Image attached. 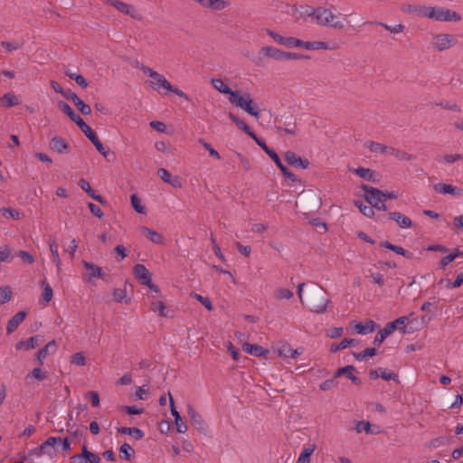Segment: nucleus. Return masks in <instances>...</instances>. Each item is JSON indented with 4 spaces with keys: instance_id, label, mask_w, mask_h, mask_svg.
Returning <instances> with one entry per match:
<instances>
[{
    "instance_id": "1",
    "label": "nucleus",
    "mask_w": 463,
    "mask_h": 463,
    "mask_svg": "<svg viewBox=\"0 0 463 463\" xmlns=\"http://www.w3.org/2000/svg\"><path fill=\"white\" fill-rule=\"evenodd\" d=\"M266 33L268 35L273 38L275 42L279 44L285 45L287 47H302L307 50H335L337 48L336 45H330L328 43L321 42V41H314V42H304L302 40L297 39L295 37H284L279 35V33L266 29Z\"/></svg>"
},
{
    "instance_id": "2",
    "label": "nucleus",
    "mask_w": 463,
    "mask_h": 463,
    "mask_svg": "<svg viewBox=\"0 0 463 463\" xmlns=\"http://www.w3.org/2000/svg\"><path fill=\"white\" fill-rule=\"evenodd\" d=\"M307 307L311 312L324 313L330 300L326 298V291L322 288H311L307 295Z\"/></svg>"
},
{
    "instance_id": "3",
    "label": "nucleus",
    "mask_w": 463,
    "mask_h": 463,
    "mask_svg": "<svg viewBox=\"0 0 463 463\" xmlns=\"http://www.w3.org/2000/svg\"><path fill=\"white\" fill-rule=\"evenodd\" d=\"M307 13L308 16H314L317 24L342 30L344 24L341 21H334L336 17L330 9L325 7L313 8Z\"/></svg>"
},
{
    "instance_id": "4",
    "label": "nucleus",
    "mask_w": 463,
    "mask_h": 463,
    "mask_svg": "<svg viewBox=\"0 0 463 463\" xmlns=\"http://www.w3.org/2000/svg\"><path fill=\"white\" fill-rule=\"evenodd\" d=\"M408 317H400L397 319L387 323L383 329L380 330L374 337L373 345H380L386 337L393 333L394 330L398 329L402 334H405L406 326L405 322L408 321Z\"/></svg>"
},
{
    "instance_id": "5",
    "label": "nucleus",
    "mask_w": 463,
    "mask_h": 463,
    "mask_svg": "<svg viewBox=\"0 0 463 463\" xmlns=\"http://www.w3.org/2000/svg\"><path fill=\"white\" fill-rule=\"evenodd\" d=\"M80 130L84 133V135L90 139V141L94 145L97 150L109 161L115 160V154L113 152H109L105 149L102 143L98 138L96 133L90 128L89 125H87L84 120L78 125Z\"/></svg>"
},
{
    "instance_id": "6",
    "label": "nucleus",
    "mask_w": 463,
    "mask_h": 463,
    "mask_svg": "<svg viewBox=\"0 0 463 463\" xmlns=\"http://www.w3.org/2000/svg\"><path fill=\"white\" fill-rule=\"evenodd\" d=\"M229 101L232 104L240 107L243 110H245L250 115L255 117L257 119L260 118V111L252 99L250 98V94L246 92L242 96H240L238 93L234 99H229Z\"/></svg>"
},
{
    "instance_id": "7",
    "label": "nucleus",
    "mask_w": 463,
    "mask_h": 463,
    "mask_svg": "<svg viewBox=\"0 0 463 463\" xmlns=\"http://www.w3.org/2000/svg\"><path fill=\"white\" fill-rule=\"evenodd\" d=\"M275 123L279 131H283L287 135L294 136L297 132L296 118L290 113H285L279 118H275Z\"/></svg>"
},
{
    "instance_id": "8",
    "label": "nucleus",
    "mask_w": 463,
    "mask_h": 463,
    "mask_svg": "<svg viewBox=\"0 0 463 463\" xmlns=\"http://www.w3.org/2000/svg\"><path fill=\"white\" fill-rule=\"evenodd\" d=\"M265 58H269L278 61H282L283 51L272 46L261 47L258 52V57L255 61V63L259 66H263L265 64Z\"/></svg>"
},
{
    "instance_id": "9",
    "label": "nucleus",
    "mask_w": 463,
    "mask_h": 463,
    "mask_svg": "<svg viewBox=\"0 0 463 463\" xmlns=\"http://www.w3.org/2000/svg\"><path fill=\"white\" fill-rule=\"evenodd\" d=\"M361 189L364 192V200L372 206L378 205L383 201V192L368 184H362Z\"/></svg>"
},
{
    "instance_id": "10",
    "label": "nucleus",
    "mask_w": 463,
    "mask_h": 463,
    "mask_svg": "<svg viewBox=\"0 0 463 463\" xmlns=\"http://www.w3.org/2000/svg\"><path fill=\"white\" fill-rule=\"evenodd\" d=\"M433 14H430L429 18L437 20V21H459L461 16L459 14L450 11L449 9L444 7H433Z\"/></svg>"
},
{
    "instance_id": "11",
    "label": "nucleus",
    "mask_w": 463,
    "mask_h": 463,
    "mask_svg": "<svg viewBox=\"0 0 463 463\" xmlns=\"http://www.w3.org/2000/svg\"><path fill=\"white\" fill-rule=\"evenodd\" d=\"M57 440H59V437H50L39 447L33 449L30 454L36 455L37 457H41L43 455L52 456L55 450V447L57 446Z\"/></svg>"
},
{
    "instance_id": "12",
    "label": "nucleus",
    "mask_w": 463,
    "mask_h": 463,
    "mask_svg": "<svg viewBox=\"0 0 463 463\" xmlns=\"http://www.w3.org/2000/svg\"><path fill=\"white\" fill-rule=\"evenodd\" d=\"M187 413L194 428H195L200 433L206 434L208 425L203 419L202 415L196 411L192 405L187 406Z\"/></svg>"
},
{
    "instance_id": "13",
    "label": "nucleus",
    "mask_w": 463,
    "mask_h": 463,
    "mask_svg": "<svg viewBox=\"0 0 463 463\" xmlns=\"http://www.w3.org/2000/svg\"><path fill=\"white\" fill-rule=\"evenodd\" d=\"M82 265L86 269V273L83 275V279L87 281H90L93 278H99L103 280L106 279V275L102 272V269L92 262L82 260Z\"/></svg>"
},
{
    "instance_id": "14",
    "label": "nucleus",
    "mask_w": 463,
    "mask_h": 463,
    "mask_svg": "<svg viewBox=\"0 0 463 463\" xmlns=\"http://www.w3.org/2000/svg\"><path fill=\"white\" fill-rule=\"evenodd\" d=\"M285 161L291 166L296 168L306 169L309 165V161L307 158H302L293 151H287L284 154Z\"/></svg>"
},
{
    "instance_id": "15",
    "label": "nucleus",
    "mask_w": 463,
    "mask_h": 463,
    "mask_svg": "<svg viewBox=\"0 0 463 463\" xmlns=\"http://www.w3.org/2000/svg\"><path fill=\"white\" fill-rule=\"evenodd\" d=\"M456 43V39L449 34H438L433 38L432 44L434 47L441 52L447 50Z\"/></svg>"
},
{
    "instance_id": "16",
    "label": "nucleus",
    "mask_w": 463,
    "mask_h": 463,
    "mask_svg": "<svg viewBox=\"0 0 463 463\" xmlns=\"http://www.w3.org/2000/svg\"><path fill=\"white\" fill-rule=\"evenodd\" d=\"M112 6L115 7L120 13L129 15L131 18L135 20L140 21L142 19L141 14L135 9L134 6L128 5L119 0H116L112 2Z\"/></svg>"
},
{
    "instance_id": "17",
    "label": "nucleus",
    "mask_w": 463,
    "mask_h": 463,
    "mask_svg": "<svg viewBox=\"0 0 463 463\" xmlns=\"http://www.w3.org/2000/svg\"><path fill=\"white\" fill-rule=\"evenodd\" d=\"M71 461H77L78 459H84L85 463H99L100 458L99 455L88 450L87 446L83 445L81 448V453L73 455L71 458Z\"/></svg>"
},
{
    "instance_id": "18",
    "label": "nucleus",
    "mask_w": 463,
    "mask_h": 463,
    "mask_svg": "<svg viewBox=\"0 0 463 463\" xmlns=\"http://www.w3.org/2000/svg\"><path fill=\"white\" fill-rule=\"evenodd\" d=\"M354 172L359 177H361L366 181H369V182H372L374 184H377L380 182V175L370 168H364V167L360 166V167L354 169Z\"/></svg>"
},
{
    "instance_id": "19",
    "label": "nucleus",
    "mask_w": 463,
    "mask_h": 463,
    "mask_svg": "<svg viewBox=\"0 0 463 463\" xmlns=\"http://www.w3.org/2000/svg\"><path fill=\"white\" fill-rule=\"evenodd\" d=\"M133 273L135 277L141 282V284L146 285L150 283L151 273L143 264H136L133 268Z\"/></svg>"
},
{
    "instance_id": "20",
    "label": "nucleus",
    "mask_w": 463,
    "mask_h": 463,
    "mask_svg": "<svg viewBox=\"0 0 463 463\" xmlns=\"http://www.w3.org/2000/svg\"><path fill=\"white\" fill-rule=\"evenodd\" d=\"M434 190L439 194H450L455 196H463V189L453 186L448 184H436L433 186Z\"/></svg>"
},
{
    "instance_id": "21",
    "label": "nucleus",
    "mask_w": 463,
    "mask_h": 463,
    "mask_svg": "<svg viewBox=\"0 0 463 463\" xmlns=\"http://www.w3.org/2000/svg\"><path fill=\"white\" fill-rule=\"evenodd\" d=\"M386 216L388 217L389 220L394 221L402 229L412 226L411 220L399 212L389 213Z\"/></svg>"
},
{
    "instance_id": "22",
    "label": "nucleus",
    "mask_w": 463,
    "mask_h": 463,
    "mask_svg": "<svg viewBox=\"0 0 463 463\" xmlns=\"http://www.w3.org/2000/svg\"><path fill=\"white\" fill-rule=\"evenodd\" d=\"M355 371L354 365H346L345 367L339 368L335 373V377H340L342 375L346 376L351 382L355 385H361L362 381L360 378L355 376L353 372Z\"/></svg>"
},
{
    "instance_id": "23",
    "label": "nucleus",
    "mask_w": 463,
    "mask_h": 463,
    "mask_svg": "<svg viewBox=\"0 0 463 463\" xmlns=\"http://www.w3.org/2000/svg\"><path fill=\"white\" fill-rule=\"evenodd\" d=\"M139 231L141 234L148 239L153 243L163 245L164 244V238L163 236L158 233L157 232L146 227V226H140Z\"/></svg>"
},
{
    "instance_id": "24",
    "label": "nucleus",
    "mask_w": 463,
    "mask_h": 463,
    "mask_svg": "<svg viewBox=\"0 0 463 463\" xmlns=\"http://www.w3.org/2000/svg\"><path fill=\"white\" fill-rule=\"evenodd\" d=\"M79 186L85 191L92 199L99 202L100 204L105 205L107 203V201L105 198L96 193L94 189L91 188L90 184L88 181L81 178L79 181Z\"/></svg>"
},
{
    "instance_id": "25",
    "label": "nucleus",
    "mask_w": 463,
    "mask_h": 463,
    "mask_svg": "<svg viewBox=\"0 0 463 463\" xmlns=\"http://www.w3.org/2000/svg\"><path fill=\"white\" fill-rule=\"evenodd\" d=\"M27 313L25 311L17 312L7 323L6 333L7 335L14 332L17 327L23 323L25 319Z\"/></svg>"
},
{
    "instance_id": "26",
    "label": "nucleus",
    "mask_w": 463,
    "mask_h": 463,
    "mask_svg": "<svg viewBox=\"0 0 463 463\" xmlns=\"http://www.w3.org/2000/svg\"><path fill=\"white\" fill-rule=\"evenodd\" d=\"M50 147L51 149L58 152L59 154H61L68 153L70 146L64 138L61 137H54L50 141Z\"/></svg>"
},
{
    "instance_id": "27",
    "label": "nucleus",
    "mask_w": 463,
    "mask_h": 463,
    "mask_svg": "<svg viewBox=\"0 0 463 463\" xmlns=\"http://www.w3.org/2000/svg\"><path fill=\"white\" fill-rule=\"evenodd\" d=\"M42 340L43 336L39 335L31 336L26 340L18 342L15 345V348L16 350H20L22 348H24L26 350L33 349L40 345V342H42Z\"/></svg>"
},
{
    "instance_id": "28",
    "label": "nucleus",
    "mask_w": 463,
    "mask_h": 463,
    "mask_svg": "<svg viewBox=\"0 0 463 463\" xmlns=\"http://www.w3.org/2000/svg\"><path fill=\"white\" fill-rule=\"evenodd\" d=\"M242 349L244 352L250 354L256 357L266 356L269 354V350L265 349L261 345H251L249 343H245L242 345Z\"/></svg>"
},
{
    "instance_id": "29",
    "label": "nucleus",
    "mask_w": 463,
    "mask_h": 463,
    "mask_svg": "<svg viewBox=\"0 0 463 463\" xmlns=\"http://www.w3.org/2000/svg\"><path fill=\"white\" fill-rule=\"evenodd\" d=\"M58 108L65 113L71 120L75 122L77 126L80 124V122L83 121V119L80 117V115L76 114L73 109L65 102V101H59L58 102Z\"/></svg>"
},
{
    "instance_id": "30",
    "label": "nucleus",
    "mask_w": 463,
    "mask_h": 463,
    "mask_svg": "<svg viewBox=\"0 0 463 463\" xmlns=\"http://www.w3.org/2000/svg\"><path fill=\"white\" fill-rule=\"evenodd\" d=\"M380 246L381 247H383L385 249H388L390 250H392L394 251L395 253L399 254V255H402L403 256L404 258L406 259H412L413 258V254L411 252H410L409 250L403 249L402 247L401 246H397V245H394L391 242H389L388 241H382L380 243Z\"/></svg>"
},
{
    "instance_id": "31",
    "label": "nucleus",
    "mask_w": 463,
    "mask_h": 463,
    "mask_svg": "<svg viewBox=\"0 0 463 463\" xmlns=\"http://www.w3.org/2000/svg\"><path fill=\"white\" fill-rule=\"evenodd\" d=\"M212 84L215 90L223 94H228L229 99H234L237 91H233L229 86H227L221 79H213Z\"/></svg>"
},
{
    "instance_id": "32",
    "label": "nucleus",
    "mask_w": 463,
    "mask_h": 463,
    "mask_svg": "<svg viewBox=\"0 0 463 463\" xmlns=\"http://www.w3.org/2000/svg\"><path fill=\"white\" fill-rule=\"evenodd\" d=\"M229 118L236 124V126L242 130L245 134H247L251 138H255V133L251 130V128L241 118H239L236 115L232 112L228 114Z\"/></svg>"
},
{
    "instance_id": "33",
    "label": "nucleus",
    "mask_w": 463,
    "mask_h": 463,
    "mask_svg": "<svg viewBox=\"0 0 463 463\" xmlns=\"http://www.w3.org/2000/svg\"><path fill=\"white\" fill-rule=\"evenodd\" d=\"M377 324L373 320H368L365 324L356 323L354 325V330L357 334L367 335L373 332Z\"/></svg>"
},
{
    "instance_id": "34",
    "label": "nucleus",
    "mask_w": 463,
    "mask_h": 463,
    "mask_svg": "<svg viewBox=\"0 0 463 463\" xmlns=\"http://www.w3.org/2000/svg\"><path fill=\"white\" fill-rule=\"evenodd\" d=\"M155 81H150V86L153 90L159 91V88H163L165 90H172L171 83L161 74H157V77H156Z\"/></svg>"
},
{
    "instance_id": "35",
    "label": "nucleus",
    "mask_w": 463,
    "mask_h": 463,
    "mask_svg": "<svg viewBox=\"0 0 463 463\" xmlns=\"http://www.w3.org/2000/svg\"><path fill=\"white\" fill-rule=\"evenodd\" d=\"M56 349L55 340H52L43 348H41L36 354V360L40 365L43 364V359L49 354L50 350L54 351Z\"/></svg>"
},
{
    "instance_id": "36",
    "label": "nucleus",
    "mask_w": 463,
    "mask_h": 463,
    "mask_svg": "<svg viewBox=\"0 0 463 463\" xmlns=\"http://www.w3.org/2000/svg\"><path fill=\"white\" fill-rule=\"evenodd\" d=\"M49 248L52 253V261L55 263L57 269H61V259L58 251V244L56 243V239L54 237L49 238Z\"/></svg>"
},
{
    "instance_id": "37",
    "label": "nucleus",
    "mask_w": 463,
    "mask_h": 463,
    "mask_svg": "<svg viewBox=\"0 0 463 463\" xmlns=\"http://www.w3.org/2000/svg\"><path fill=\"white\" fill-rule=\"evenodd\" d=\"M118 432L120 434H128L133 436L137 440L143 439L145 435L140 429L136 427H120L118 428Z\"/></svg>"
},
{
    "instance_id": "38",
    "label": "nucleus",
    "mask_w": 463,
    "mask_h": 463,
    "mask_svg": "<svg viewBox=\"0 0 463 463\" xmlns=\"http://www.w3.org/2000/svg\"><path fill=\"white\" fill-rule=\"evenodd\" d=\"M129 285L132 286L130 283H128V280L125 281V287L124 288H115L113 291V299L116 302H125L128 303L129 299H127V286Z\"/></svg>"
},
{
    "instance_id": "39",
    "label": "nucleus",
    "mask_w": 463,
    "mask_h": 463,
    "mask_svg": "<svg viewBox=\"0 0 463 463\" xmlns=\"http://www.w3.org/2000/svg\"><path fill=\"white\" fill-rule=\"evenodd\" d=\"M364 146H367L371 152L380 154H388L390 147L374 141H368L364 144Z\"/></svg>"
},
{
    "instance_id": "40",
    "label": "nucleus",
    "mask_w": 463,
    "mask_h": 463,
    "mask_svg": "<svg viewBox=\"0 0 463 463\" xmlns=\"http://www.w3.org/2000/svg\"><path fill=\"white\" fill-rule=\"evenodd\" d=\"M356 342L355 339H353V338H345L344 340H342V342H340L339 344H332L331 346H330V352L331 353H336L340 350H343L352 345H354Z\"/></svg>"
},
{
    "instance_id": "41",
    "label": "nucleus",
    "mask_w": 463,
    "mask_h": 463,
    "mask_svg": "<svg viewBox=\"0 0 463 463\" xmlns=\"http://www.w3.org/2000/svg\"><path fill=\"white\" fill-rule=\"evenodd\" d=\"M151 310L154 312H157L158 315L162 317H170L165 303L162 301L152 302Z\"/></svg>"
},
{
    "instance_id": "42",
    "label": "nucleus",
    "mask_w": 463,
    "mask_h": 463,
    "mask_svg": "<svg viewBox=\"0 0 463 463\" xmlns=\"http://www.w3.org/2000/svg\"><path fill=\"white\" fill-rule=\"evenodd\" d=\"M388 154H391L392 156H394L396 158H398L399 160H405V161H409V160H411L412 158H414V156L405 151H402V150H399V149H396L392 146H390L389 147V151H388Z\"/></svg>"
},
{
    "instance_id": "43",
    "label": "nucleus",
    "mask_w": 463,
    "mask_h": 463,
    "mask_svg": "<svg viewBox=\"0 0 463 463\" xmlns=\"http://www.w3.org/2000/svg\"><path fill=\"white\" fill-rule=\"evenodd\" d=\"M1 102L3 105H5L7 108L18 105L19 99L18 98L13 94V93H6L1 98Z\"/></svg>"
},
{
    "instance_id": "44",
    "label": "nucleus",
    "mask_w": 463,
    "mask_h": 463,
    "mask_svg": "<svg viewBox=\"0 0 463 463\" xmlns=\"http://www.w3.org/2000/svg\"><path fill=\"white\" fill-rule=\"evenodd\" d=\"M315 449H316L315 444H313L307 448H305L302 450L300 456L298 457L297 463H309L310 456L314 452Z\"/></svg>"
},
{
    "instance_id": "45",
    "label": "nucleus",
    "mask_w": 463,
    "mask_h": 463,
    "mask_svg": "<svg viewBox=\"0 0 463 463\" xmlns=\"http://www.w3.org/2000/svg\"><path fill=\"white\" fill-rule=\"evenodd\" d=\"M354 205L359 211L366 217L372 218L374 215V211L372 205H365L361 201H354Z\"/></svg>"
},
{
    "instance_id": "46",
    "label": "nucleus",
    "mask_w": 463,
    "mask_h": 463,
    "mask_svg": "<svg viewBox=\"0 0 463 463\" xmlns=\"http://www.w3.org/2000/svg\"><path fill=\"white\" fill-rule=\"evenodd\" d=\"M433 7L416 5L414 14L420 17H430V14H433Z\"/></svg>"
},
{
    "instance_id": "47",
    "label": "nucleus",
    "mask_w": 463,
    "mask_h": 463,
    "mask_svg": "<svg viewBox=\"0 0 463 463\" xmlns=\"http://www.w3.org/2000/svg\"><path fill=\"white\" fill-rule=\"evenodd\" d=\"M130 201H131L132 207L134 208V210L137 213H142V214L146 213V207L141 204V200L136 194H133L131 195Z\"/></svg>"
},
{
    "instance_id": "48",
    "label": "nucleus",
    "mask_w": 463,
    "mask_h": 463,
    "mask_svg": "<svg viewBox=\"0 0 463 463\" xmlns=\"http://www.w3.org/2000/svg\"><path fill=\"white\" fill-rule=\"evenodd\" d=\"M119 453L124 459L129 461L131 460V458L134 455L135 451L129 444L124 443L119 448Z\"/></svg>"
},
{
    "instance_id": "49",
    "label": "nucleus",
    "mask_w": 463,
    "mask_h": 463,
    "mask_svg": "<svg viewBox=\"0 0 463 463\" xmlns=\"http://www.w3.org/2000/svg\"><path fill=\"white\" fill-rule=\"evenodd\" d=\"M12 298V289L9 286L0 288V304L8 302Z\"/></svg>"
},
{
    "instance_id": "50",
    "label": "nucleus",
    "mask_w": 463,
    "mask_h": 463,
    "mask_svg": "<svg viewBox=\"0 0 463 463\" xmlns=\"http://www.w3.org/2000/svg\"><path fill=\"white\" fill-rule=\"evenodd\" d=\"M309 223L315 227L319 233H325L327 231L326 224L320 218H313Z\"/></svg>"
},
{
    "instance_id": "51",
    "label": "nucleus",
    "mask_w": 463,
    "mask_h": 463,
    "mask_svg": "<svg viewBox=\"0 0 463 463\" xmlns=\"http://www.w3.org/2000/svg\"><path fill=\"white\" fill-rule=\"evenodd\" d=\"M192 296L198 300L207 310L211 311L213 309V303L209 298L203 297L199 294L193 293Z\"/></svg>"
},
{
    "instance_id": "52",
    "label": "nucleus",
    "mask_w": 463,
    "mask_h": 463,
    "mask_svg": "<svg viewBox=\"0 0 463 463\" xmlns=\"http://www.w3.org/2000/svg\"><path fill=\"white\" fill-rule=\"evenodd\" d=\"M371 424L369 421H366V420H361V421H357L356 422V425H355V430L358 432V433H361L362 431H365L366 433H374L372 430H371Z\"/></svg>"
},
{
    "instance_id": "53",
    "label": "nucleus",
    "mask_w": 463,
    "mask_h": 463,
    "mask_svg": "<svg viewBox=\"0 0 463 463\" xmlns=\"http://www.w3.org/2000/svg\"><path fill=\"white\" fill-rule=\"evenodd\" d=\"M0 212L2 213L3 216L4 217H10L12 219H14V220H18L20 219V212L15 210V209H12V208H1L0 209Z\"/></svg>"
},
{
    "instance_id": "54",
    "label": "nucleus",
    "mask_w": 463,
    "mask_h": 463,
    "mask_svg": "<svg viewBox=\"0 0 463 463\" xmlns=\"http://www.w3.org/2000/svg\"><path fill=\"white\" fill-rule=\"evenodd\" d=\"M74 105L83 115H90L91 113V109H90V105L86 104L80 98L76 100Z\"/></svg>"
},
{
    "instance_id": "55",
    "label": "nucleus",
    "mask_w": 463,
    "mask_h": 463,
    "mask_svg": "<svg viewBox=\"0 0 463 463\" xmlns=\"http://www.w3.org/2000/svg\"><path fill=\"white\" fill-rule=\"evenodd\" d=\"M42 284L43 286V298L45 302H50L53 296L52 288L48 283H45L44 281H43Z\"/></svg>"
},
{
    "instance_id": "56",
    "label": "nucleus",
    "mask_w": 463,
    "mask_h": 463,
    "mask_svg": "<svg viewBox=\"0 0 463 463\" xmlns=\"http://www.w3.org/2000/svg\"><path fill=\"white\" fill-rule=\"evenodd\" d=\"M291 349L292 347L290 346V345L287 343L283 344L278 350L279 355L283 358H289L291 357V355H293L291 353Z\"/></svg>"
},
{
    "instance_id": "57",
    "label": "nucleus",
    "mask_w": 463,
    "mask_h": 463,
    "mask_svg": "<svg viewBox=\"0 0 463 463\" xmlns=\"http://www.w3.org/2000/svg\"><path fill=\"white\" fill-rule=\"evenodd\" d=\"M376 24L384 27L386 30H388L392 33H401L405 28L404 25L402 24H396L394 26H390V25H387V24H385L383 23L379 22V23H376Z\"/></svg>"
},
{
    "instance_id": "58",
    "label": "nucleus",
    "mask_w": 463,
    "mask_h": 463,
    "mask_svg": "<svg viewBox=\"0 0 463 463\" xmlns=\"http://www.w3.org/2000/svg\"><path fill=\"white\" fill-rule=\"evenodd\" d=\"M293 292L288 288H279L275 292V297L278 299H288L292 298Z\"/></svg>"
},
{
    "instance_id": "59",
    "label": "nucleus",
    "mask_w": 463,
    "mask_h": 463,
    "mask_svg": "<svg viewBox=\"0 0 463 463\" xmlns=\"http://www.w3.org/2000/svg\"><path fill=\"white\" fill-rule=\"evenodd\" d=\"M309 57L307 55L297 53V52H283V61L288 60H301V59H308Z\"/></svg>"
},
{
    "instance_id": "60",
    "label": "nucleus",
    "mask_w": 463,
    "mask_h": 463,
    "mask_svg": "<svg viewBox=\"0 0 463 463\" xmlns=\"http://www.w3.org/2000/svg\"><path fill=\"white\" fill-rule=\"evenodd\" d=\"M199 143L203 145V146L209 152L210 156L220 159V154L211 146V144L205 142L203 139H199Z\"/></svg>"
},
{
    "instance_id": "61",
    "label": "nucleus",
    "mask_w": 463,
    "mask_h": 463,
    "mask_svg": "<svg viewBox=\"0 0 463 463\" xmlns=\"http://www.w3.org/2000/svg\"><path fill=\"white\" fill-rule=\"evenodd\" d=\"M71 363L72 364L83 366L86 364L85 356L81 353H76L71 355Z\"/></svg>"
},
{
    "instance_id": "62",
    "label": "nucleus",
    "mask_w": 463,
    "mask_h": 463,
    "mask_svg": "<svg viewBox=\"0 0 463 463\" xmlns=\"http://www.w3.org/2000/svg\"><path fill=\"white\" fill-rule=\"evenodd\" d=\"M379 370V377H381L383 380L390 381V380H395L397 377V374L393 372H387L385 369L380 367Z\"/></svg>"
},
{
    "instance_id": "63",
    "label": "nucleus",
    "mask_w": 463,
    "mask_h": 463,
    "mask_svg": "<svg viewBox=\"0 0 463 463\" xmlns=\"http://www.w3.org/2000/svg\"><path fill=\"white\" fill-rule=\"evenodd\" d=\"M442 159L446 163H454L458 160H463V154H455V155H446L442 157H438L437 160L440 161Z\"/></svg>"
},
{
    "instance_id": "64",
    "label": "nucleus",
    "mask_w": 463,
    "mask_h": 463,
    "mask_svg": "<svg viewBox=\"0 0 463 463\" xmlns=\"http://www.w3.org/2000/svg\"><path fill=\"white\" fill-rule=\"evenodd\" d=\"M87 398L90 401L93 407H98L99 405V395L95 391H90L86 394Z\"/></svg>"
}]
</instances>
